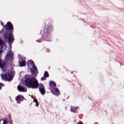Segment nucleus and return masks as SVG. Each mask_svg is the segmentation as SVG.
<instances>
[{
    "mask_svg": "<svg viewBox=\"0 0 124 124\" xmlns=\"http://www.w3.org/2000/svg\"><path fill=\"white\" fill-rule=\"evenodd\" d=\"M6 31H5L3 34L5 39H7V41L10 44L13 43L15 39L14 38V35H13V32L14 31V27L13 24L10 21H8L4 26Z\"/></svg>",
    "mask_w": 124,
    "mask_h": 124,
    "instance_id": "f257e3e1",
    "label": "nucleus"
},
{
    "mask_svg": "<svg viewBox=\"0 0 124 124\" xmlns=\"http://www.w3.org/2000/svg\"><path fill=\"white\" fill-rule=\"evenodd\" d=\"M25 86L31 89H37L39 86L38 81L35 78H28L25 80Z\"/></svg>",
    "mask_w": 124,
    "mask_h": 124,
    "instance_id": "f03ea898",
    "label": "nucleus"
},
{
    "mask_svg": "<svg viewBox=\"0 0 124 124\" xmlns=\"http://www.w3.org/2000/svg\"><path fill=\"white\" fill-rule=\"evenodd\" d=\"M3 45H4V42L2 40L0 39V67L3 70V68L5 67L6 65V62L1 60V54L3 52L2 48H3Z\"/></svg>",
    "mask_w": 124,
    "mask_h": 124,
    "instance_id": "7ed1b4c3",
    "label": "nucleus"
},
{
    "mask_svg": "<svg viewBox=\"0 0 124 124\" xmlns=\"http://www.w3.org/2000/svg\"><path fill=\"white\" fill-rule=\"evenodd\" d=\"M1 76L3 80H6V81H11L13 79L11 72H7L6 74H1Z\"/></svg>",
    "mask_w": 124,
    "mask_h": 124,
    "instance_id": "20e7f679",
    "label": "nucleus"
},
{
    "mask_svg": "<svg viewBox=\"0 0 124 124\" xmlns=\"http://www.w3.org/2000/svg\"><path fill=\"white\" fill-rule=\"evenodd\" d=\"M53 31V26L51 24H48L45 26L44 31L46 34H49L51 33Z\"/></svg>",
    "mask_w": 124,
    "mask_h": 124,
    "instance_id": "39448f33",
    "label": "nucleus"
},
{
    "mask_svg": "<svg viewBox=\"0 0 124 124\" xmlns=\"http://www.w3.org/2000/svg\"><path fill=\"white\" fill-rule=\"evenodd\" d=\"M49 86L51 91H52V90H54V89L57 87V84L53 81H50L49 82Z\"/></svg>",
    "mask_w": 124,
    "mask_h": 124,
    "instance_id": "423d86ee",
    "label": "nucleus"
},
{
    "mask_svg": "<svg viewBox=\"0 0 124 124\" xmlns=\"http://www.w3.org/2000/svg\"><path fill=\"white\" fill-rule=\"evenodd\" d=\"M51 93L55 94V95H60V90H59V88H55L51 90Z\"/></svg>",
    "mask_w": 124,
    "mask_h": 124,
    "instance_id": "0eeeda50",
    "label": "nucleus"
},
{
    "mask_svg": "<svg viewBox=\"0 0 124 124\" xmlns=\"http://www.w3.org/2000/svg\"><path fill=\"white\" fill-rule=\"evenodd\" d=\"M31 71L32 74H35V73H38V70H37V68L34 65L32 66V67L31 69Z\"/></svg>",
    "mask_w": 124,
    "mask_h": 124,
    "instance_id": "6e6552de",
    "label": "nucleus"
},
{
    "mask_svg": "<svg viewBox=\"0 0 124 124\" xmlns=\"http://www.w3.org/2000/svg\"><path fill=\"white\" fill-rule=\"evenodd\" d=\"M6 58H8L10 59H13V53H12V51L11 50L7 52V55H6Z\"/></svg>",
    "mask_w": 124,
    "mask_h": 124,
    "instance_id": "1a4fd4ad",
    "label": "nucleus"
},
{
    "mask_svg": "<svg viewBox=\"0 0 124 124\" xmlns=\"http://www.w3.org/2000/svg\"><path fill=\"white\" fill-rule=\"evenodd\" d=\"M39 92L43 95H44L46 93V91H45V87L44 86H42V87H40L39 88Z\"/></svg>",
    "mask_w": 124,
    "mask_h": 124,
    "instance_id": "9d476101",
    "label": "nucleus"
},
{
    "mask_svg": "<svg viewBox=\"0 0 124 124\" xmlns=\"http://www.w3.org/2000/svg\"><path fill=\"white\" fill-rule=\"evenodd\" d=\"M17 90L19 92H26L27 91V89L26 88H24L23 86H21L20 85L17 86Z\"/></svg>",
    "mask_w": 124,
    "mask_h": 124,
    "instance_id": "9b49d317",
    "label": "nucleus"
},
{
    "mask_svg": "<svg viewBox=\"0 0 124 124\" xmlns=\"http://www.w3.org/2000/svg\"><path fill=\"white\" fill-rule=\"evenodd\" d=\"M19 65L21 67L25 66L26 65V61L22 60L21 62H19Z\"/></svg>",
    "mask_w": 124,
    "mask_h": 124,
    "instance_id": "f8f14e48",
    "label": "nucleus"
},
{
    "mask_svg": "<svg viewBox=\"0 0 124 124\" xmlns=\"http://www.w3.org/2000/svg\"><path fill=\"white\" fill-rule=\"evenodd\" d=\"M23 97H24L23 96H21V95H18L16 97V101H19L21 100V98H23Z\"/></svg>",
    "mask_w": 124,
    "mask_h": 124,
    "instance_id": "ddd939ff",
    "label": "nucleus"
},
{
    "mask_svg": "<svg viewBox=\"0 0 124 124\" xmlns=\"http://www.w3.org/2000/svg\"><path fill=\"white\" fill-rule=\"evenodd\" d=\"M44 75L46 78H48V77H49V73L47 71L45 72Z\"/></svg>",
    "mask_w": 124,
    "mask_h": 124,
    "instance_id": "4468645a",
    "label": "nucleus"
},
{
    "mask_svg": "<svg viewBox=\"0 0 124 124\" xmlns=\"http://www.w3.org/2000/svg\"><path fill=\"white\" fill-rule=\"evenodd\" d=\"M29 63L31 64H32V66L35 65V64L34 63V62L32 60H29L28 61Z\"/></svg>",
    "mask_w": 124,
    "mask_h": 124,
    "instance_id": "2eb2a0df",
    "label": "nucleus"
},
{
    "mask_svg": "<svg viewBox=\"0 0 124 124\" xmlns=\"http://www.w3.org/2000/svg\"><path fill=\"white\" fill-rule=\"evenodd\" d=\"M33 102H35V103H36V106L38 107V102H37V99H34Z\"/></svg>",
    "mask_w": 124,
    "mask_h": 124,
    "instance_id": "dca6fc26",
    "label": "nucleus"
},
{
    "mask_svg": "<svg viewBox=\"0 0 124 124\" xmlns=\"http://www.w3.org/2000/svg\"><path fill=\"white\" fill-rule=\"evenodd\" d=\"M4 86V84L3 83H0V90H1L2 89V87H3Z\"/></svg>",
    "mask_w": 124,
    "mask_h": 124,
    "instance_id": "f3484780",
    "label": "nucleus"
},
{
    "mask_svg": "<svg viewBox=\"0 0 124 124\" xmlns=\"http://www.w3.org/2000/svg\"><path fill=\"white\" fill-rule=\"evenodd\" d=\"M3 124H7V120H6V119H3Z\"/></svg>",
    "mask_w": 124,
    "mask_h": 124,
    "instance_id": "a211bd4d",
    "label": "nucleus"
},
{
    "mask_svg": "<svg viewBox=\"0 0 124 124\" xmlns=\"http://www.w3.org/2000/svg\"><path fill=\"white\" fill-rule=\"evenodd\" d=\"M41 81H44V80H46V78H45V77H43L41 78Z\"/></svg>",
    "mask_w": 124,
    "mask_h": 124,
    "instance_id": "6ab92c4d",
    "label": "nucleus"
},
{
    "mask_svg": "<svg viewBox=\"0 0 124 124\" xmlns=\"http://www.w3.org/2000/svg\"><path fill=\"white\" fill-rule=\"evenodd\" d=\"M41 41H42V40H41V39L36 40V42H39V43H40V42H41Z\"/></svg>",
    "mask_w": 124,
    "mask_h": 124,
    "instance_id": "aec40b11",
    "label": "nucleus"
},
{
    "mask_svg": "<svg viewBox=\"0 0 124 124\" xmlns=\"http://www.w3.org/2000/svg\"><path fill=\"white\" fill-rule=\"evenodd\" d=\"M71 112H73L74 113H75L76 109H74L73 108H72L71 109Z\"/></svg>",
    "mask_w": 124,
    "mask_h": 124,
    "instance_id": "412c9836",
    "label": "nucleus"
},
{
    "mask_svg": "<svg viewBox=\"0 0 124 124\" xmlns=\"http://www.w3.org/2000/svg\"><path fill=\"white\" fill-rule=\"evenodd\" d=\"M77 124H83V122L80 121V122L78 123Z\"/></svg>",
    "mask_w": 124,
    "mask_h": 124,
    "instance_id": "4be33fe9",
    "label": "nucleus"
},
{
    "mask_svg": "<svg viewBox=\"0 0 124 124\" xmlns=\"http://www.w3.org/2000/svg\"><path fill=\"white\" fill-rule=\"evenodd\" d=\"M1 25L2 26V27H5L4 25H3V23L1 22Z\"/></svg>",
    "mask_w": 124,
    "mask_h": 124,
    "instance_id": "5701e85b",
    "label": "nucleus"
},
{
    "mask_svg": "<svg viewBox=\"0 0 124 124\" xmlns=\"http://www.w3.org/2000/svg\"><path fill=\"white\" fill-rule=\"evenodd\" d=\"M10 120H11V116L10 115H9Z\"/></svg>",
    "mask_w": 124,
    "mask_h": 124,
    "instance_id": "b1692460",
    "label": "nucleus"
},
{
    "mask_svg": "<svg viewBox=\"0 0 124 124\" xmlns=\"http://www.w3.org/2000/svg\"><path fill=\"white\" fill-rule=\"evenodd\" d=\"M47 52H50V50L48 49H47Z\"/></svg>",
    "mask_w": 124,
    "mask_h": 124,
    "instance_id": "393cba45",
    "label": "nucleus"
},
{
    "mask_svg": "<svg viewBox=\"0 0 124 124\" xmlns=\"http://www.w3.org/2000/svg\"><path fill=\"white\" fill-rule=\"evenodd\" d=\"M1 121H2V119H1L0 120V122H1Z\"/></svg>",
    "mask_w": 124,
    "mask_h": 124,
    "instance_id": "a878e982",
    "label": "nucleus"
},
{
    "mask_svg": "<svg viewBox=\"0 0 124 124\" xmlns=\"http://www.w3.org/2000/svg\"><path fill=\"white\" fill-rule=\"evenodd\" d=\"M11 122H12V120H11Z\"/></svg>",
    "mask_w": 124,
    "mask_h": 124,
    "instance_id": "bb28decb",
    "label": "nucleus"
}]
</instances>
